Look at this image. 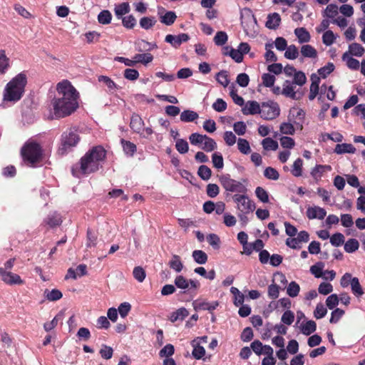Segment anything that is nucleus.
Returning <instances> with one entry per match:
<instances>
[{
	"mask_svg": "<svg viewBox=\"0 0 365 365\" xmlns=\"http://www.w3.org/2000/svg\"><path fill=\"white\" fill-rule=\"evenodd\" d=\"M57 96L52 100L53 114L56 118H63L73 113L78 106V93L68 81L57 84Z\"/></svg>",
	"mask_w": 365,
	"mask_h": 365,
	"instance_id": "nucleus-1",
	"label": "nucleus"
},
{
	"mask_svg": "<svg viewBox=\"0 0 365 365\" xmlns=\"http://www.w3.org/2000/svg\"><path fill=\"white\" fill-rule=\"evenodd\" d=\"M106 150L102 146H95L81 159V171L83 174H90L98 170L101 163L106 158Z\"/></svg>",
	"mask_w": 365,
	"mask_h": 365,
	"instance_id": "nucleus-2",
	"label": "nucleus"
},
{
	"mask_svg": "<svg viewBox=\"0 0 365 365\" xmlns=\"http://www.w3.org/2000/svg\"><path fill=\"white\" fill-rule=\"evenodd\" d=\"M26 83L27 78L24 73H19L13 78L4 88L3 101L11 103L19 101L23 96Z\"/></svg>",
	"mask_w": 365,
	"mask_h": 365,
	"instance_id": "nucleus-3",
	"label": "nucleus"
},
{
	"mask_svg": "<svg viewBox=\"0 0 365 365\" xmlns=\"http://www.w3.org/2000/svg\"><path fill=\"white\" fill-rule=\"evenodd\" d=\"M21 154L25 161L35 166L42 159V150L41 146L34 142L26 143L21 149Z\"/></svg>",
	"mask_w": 365,
	"mask_h": 365,
	"instance_id": "nucleus-4",
	"label": "nucleus"
},
{
	"mask_svg": "<svg viewBox=\"0 0 365 365\" xmlns=\"http://www.w3.org/2000/svg\"><path fill=\"white\" fill-rule=\"evenodd\" d=\"M80 138L75 128H69L63 133L61 136V145L58 149V153L64 155L67 151L77 145Z\"/></svg>",
	"mask_w": 365,
	"mask_h": 365,
	"instance_id": "nucleus-5",
	"label": "nucleus"
},
{
	"mask_svg": "<svg viewBox=\"0 0 365 365\" xmlns=\"http://www.w3.org/2000/svg\"><path fill=\"white\" fill-rule=\"evenodd\" d=\"M232 200L237 203V209L240 210L242 213L249 214L255 209V202L243 194H235L232 196Z\"/></svg>",
	"mask_w": 365,
	"mask_h": 365,
	"instance_id": "nucleus-6",
	"label": "nucleus"
},
{
	"mask_svg": "<svg viewBox=\"0 0 365 365\" xmlns=\"http://www.w3.org/2000/svg\"><path fill=\"white\" fill-rule=\"evenodd\" d=\"M175 286L177 288L186 292L196 291L200 288V284L197 279H187L182 275L176 276L175 278Z\"/></svg>",
	"mask_w": 365,
	"mask_h": 365,
	"instance_id": "nucleus-7",
	"label": "nucleus"
},
{
	"mask_svg": "<svg viewBox=\"0 0 365 365\" xmlns=\"http://www.w3.org/2000/svg\"><path fill=\"white\" fill-rule=\"evenodd\" d=\"M297 86L293 81H285L282 85V94L292 100L300 99L304 93L299 89H296Z\"/></svg>",
	"mask_w": 365,
	"mask_h": 365,
	"instance_id": "nucleus-8",
	"label": "nucleus"
},
{
	"mask_svg": "<svg viewBox=\"0 0 365 365\" xmlns=\"http://www.w3.org/2000/svg\"><path fill=\"white\" fill-rule=\"evenodd\" d=\"M261 116L266 120H272L279 115V108L277 103H263L261 109Z\"/></svg>",
	"mask_w": 365,
	"mask_h": 365,
	"instance_id": "nucleus-9",
	"label": "nucleus"
},
{
	"mask_svg": "<svg viewBox=\"0 0 365 365\" xmlns=\"http://www.w3.org/2000/svg\"><path fill=\"white\" fill-rule=\"evenodd\" d=\"M0 277L3 282L9 286L24 284V280L18 274L6 271L2 267H0Z\"/></svg>",
	"mask_w": 365,
	"mask_h": 365,
	"instance_id": "nucleus-10",
	"label": "nucleus"
},
{
	"mask_svg": "<svg viewBox=\"0 0 365 365\" xmlns=\"http://www.w3.org/2000/svg\"><path fill=\"white\" fill-rule=\"evenodd\" d=\"M63 219L61 214L53 212L43 219L42 225L48 228H55L62 224Z\"/></svg>",
	"mask_w": 365,
	"mask_h": 365,
	"instance_id": "nucleus-11",
	"label": "nucleus"
},
{
	"mask_svg": "<svg viewBox=\"0 0 365 365\" xmlns=\"http://www.w3.org/2000/svg\"><path fill=\"white\" fill-rule=\"evenodd\" d=\"M241 24L245 30L250 28L252 24H257V20L250 9H244L241 12Z\"/></svg>",
	"mask_w": 365,
	"mask_h": 365,
	"instance_id": "nucleus-12",
	"label": "nucleus"
},
{
	"mask_svg": "<svg viewBox=\"0 0 365 365\" xmlns=\"http://www.w3.org/2000/svg\"><path fill=\"white\" fill-rule=\"evenodd\" d=\"M189 39L190 37L187 34H180L178 36L168 34L165 36V41L174 48H178L182 43L186 42Z\"/></svg>",
	"mask_w": 365,
	"mask_h": 365,
	"instance_id": "nucleus-13",
	"label": "nucleus"
},
{
	"mask_svg": "<svg viewBox=\"0 0 365 365\" xmlns=\"http://www.w3.org/2000/svg\"><path fill=\"white\" fill-rule=\"evenodd\" d=\"M219 303L217 301H213L211 303L200 300L193 302V307L195 311L207 310L212 312L213 310L216 309Z\"/></svg>",
	"mask_w": 365,
	"mask_h": 365,
	"instance_id": "nucleus-14",
	"label": "nucleus"
},
{
	"mask_svg": "<svg viewBox=\"0 0 365 365\" xmlns=\"http://www.w3.org/2000/svg\"><path fill=\"white\" fill-rule=\"evenodd\" d=\"M244 115H255L261 113L259 103L255 101H248L242 109Z\"/></svg>",
	"mask_w": 365,
	"mask_h": 365,
	"instance_id": "nucleus-15",
	"label": "nucleus"
},
{
	"mask_svg": "<svg viewBox=\"0 0 365 365\" xmlns=\"http://www.w3.org/2000/svg\"><path fill=\"white\" fill-rule=\"evenodd\" d=\"M306 215L309 220H322L326 215V211L323 208L315 206L307 209Z\"/></svg>",
	"mask_w": 365,
	"mask_h": 365,
	"instance_id": "nucleus-16",
	"label": "nucleus"
},
{
	"mask_svg": "<svg viewBox=\"0 0 365 365\" xmlns=\"http://www.w3.org/2000/svg\"><path fill=\"white\" fill-rule=\"evenodd\" d=\"M191 345L193 347L192 351V357L195 359H201L205 355V349L203 346L200 345V342H197V339H194L191 342Z\"/></svg>",
	"mask_w": 365,
	"mask_h": 365,
	"instance_id": "nucleus-17",
	"label": "nucleus"
},
{
	"mask_svg": "<svg viewBox=\"0 0 365 365\" xmlns=\"http://www.w3.org/2000/svg\"><path fill=\"white\" fill-rule=\"evenodd\" d=\"M144 125V122L138 114H133L130 118V126L131 129L137 133H140Z\"/></svg>",
	"mask_w": 365,
	"mask_h": 365,
	"instance_id": "nucleus-18",
	"label": "nucleus"
},
{
	"mask_svg": "<svg viewBox=\"0 0 365 365\" xmlns=\"http://www.w3.org/2000/svg\"><path fill=\"white\" fill-rule=\"evenodd\" d=\"M312 83L310 85V93L309 95V99L310 101L314 100L319 93V83L320 81L319 77L316 74L311 76Z\"/></svg>",
	"mask_w": 365,
	"mask_h": 365,
	"instance_id": "nucleus-19",
	"label": "nucleus"
},
{
	"mask_svg": "<svg viewBox=\"0 0 365 365\" xmlns=\"http://www.w3.org/2000/svg\"><path fill=\"white\" fill-rule=\"evenodd\" d=\"M281 22V17L278 13L270 14L267 16L266 26L270 29H276Z\"/></svg>",
	"mask_w": 365,
	"mask_h": 365,
	"instance_id": "nucleus-20",
	"label": "nucleus"
},
{
	"mask_svg": "<svg viewBox=\"0 0 365 365\" xmlns=\"http://www.w3.org/2000/svg\"><path fill=\"white\" fill-rule=\"evenodd\" d=\"M331 168L330 165H317L312 171L311 174L315 180L319 181L321 180L323 174L331 171Z\"/></svg>",
	"mask_w": 365,
	"mask_h": 365,
	"instance_id": "nucleus-21",
	"label": "nucleus"
},
{
	"mask_svg": "<svg viewBox=\"0 0 365 365\" xmlns=\"http://www.w3.org/2000/svg\"><path fill=\"white\" fill-rule=\"evenodd\" d=\"M188 316V312L185 307H180L170 315L169 320L173 323L176 321H182Z\"/></svg>",
	"mask_w": 365,
	"mask_h": 365,
	"instance_id": "nucleus-22",
	"label": "nucleus"
},
{
	"mask_svg": "<svg viewBox=\"0 0 365 365\" xmlns=\"http://www.w3.org/2000/svg\"><path fill=\"white\" fill-rule=\"evenodd\" d=\"M342 61L346 62V66L352 70H358L360 66V63L358 60L350 56L348 52H345L342 55Z\"/></svg>",
	"mask_w": 365,
	"mask_h": 365,
	"instance_id": "nucleus-23",
	"label": "nucleus"
},
{
	"mask_svg": "<svg viewBox=\"0 0 365 365\" xmlns=\"http://www.w3.org/2000/svg\"><path fill=\"white\" fill-rule=\"evenodd\" d=\"M294 34L297 36L300 43H307L310 41L311 36L309 33L303 27L297 28L294 30Z\"/></svg>",
	"mask_w": 365,
	"mask_h": 365,
	"instance_id": "nucleus-24",
	"label": "nucleus"
},
{
	"mask_svg": "<svg viewBox=\"0 0 365 365\" xmlns=\"http://www.w3.org/2000/svg\"><path fill=\"white\" fill-rule=\"evenodd\" d=\"M350 288H351L352 294L356 298H360L364 294V289L360 284L359 279L356 277H354L353 282L351 283V285H350Z\"/></svg>",
	"mask_w": 365,
	"mask_h": 365,
	"instance_id": "nucleus-25",
	"label": "nucleus"
},
{
	"mask_svg": "<svg viewBox=\"0 0 365 365\" xmlns=\"http://www.w3.org/2000/svg\"><path fill=\"white\" fill-rule=\"evenodd\" d=\"M356 148L349 143L337 144L334 148V152L337 154L354 153Z\"/></svg>",
	"mask_w": 365,
	"mask_h": 365,
	"instance_id": "nucleus-26",
	"label": "nucleus"
},
{
	"mask_svg": "<svg viewBox=\"0 0 365 365\" xmlns=\"http://www.w3.org/2000/svg\"><path fill=\"white\" fill-rule=\"evenodd\" d=\"M301 54L303 57L314 58L317 56V50L311 45L306 44L301 47Z\"/></svg>",
	"mask_w": 365,
	"mask_h": 365,
	"instance_id": "nucleus-27",
	"label": "nucleus"
},
{
	"mask_svg": "<svg viewBox=\"0 0 365 365\" xmlns=\"http://www.w3.org/2000/svg\"><path fill=\"white\" fill-rule=\"evenodd\" d=\"M349 54L355 56H362L365 52V48L358 43H352L349 46Z\"/></svg>",
	"mask_w": 365,
	"mask_h": 365,
	"instance_id": "nucleus-28",
	"label": "nucleus"
},
{
	"mask_svg": "<svg viewBox=\"0 0 365 365\" xmlns=\"http://www.w3.org/2000/svg\"><path fill=\"white\" fill-rule=\"evenodd\" d=\"M199 115L196 112L190 110H185L181 113L180 118L181 121L188 123L193 122L197 119Z\"/></svg>",
	"mask_w": 365,
	"mask_h": 365,
	"instance_id": "nucleus-29",
	"label": "nucleus"
},
{
	"mask_svg": "<svg viewBox=\"0 0 365 365\" xmlns=\"http://www.w3.org/2000/svg\"><path fill=\"white\" fill-rule=\"evenodd\" d=\"M98 81L100 83H103V86H106L108 88V91L110 92H113L115 89H118L117 85L115 83V82L108 76H99Z\"/></svg>",
	"mask_w": 365,
	"mask_h": 365,
	"instance_id": "nucleus-30",
	"label": "nucleus"
},
{
	"mask_svg": "<svg viewBox=\"0 0 365 365\" xmlns=\"http://www.w3.org/2000/svg\"><path fill=\"white\" fill-rule=\"evenodd\" d=\"M169 267L174 269L176 272H180L183 265L181 262L180 257L177 255H173L172 259L168 262Z\"/></svg>",
	"mask_w": 365,
	"mask_h": 365,
	"instance_id": "nucleus-31",
	"label": "nucleus"
},
{
	"mask_svg": "<svg viewBox=\"0 0 365 365\" xmlns=\"http://www.w3.org/2000/svg\"><path fill=\"white\" fill-rule=\"evenodd\" d=\"M204 138L205 140H203L202 145H200V148L202 150H205V152H212L216 149L217 143L212 138L208 137L207 135H206V137Z\"/></svg>",
	"mask_w": 365,
	"mask_h": 365,
	"instance_id": "nucleus-32",
	"label": "nucleus"
},
{
	"mask_svg": "<svg viewBox=\"0 0 365 365\" xmlns=\"http://www.w3.org/2000/svg\"><path fill=\"white\" fill-rule=\"evenodd\" d=\"M316 329L317 324L312 320H309L301 326V332L307 336L312 334Z\"/></svg>",
	"mask_w": 365,
	"mask_h": 365,
	"instance_id": "nucleus-33",
	"label": "nucleus"
},
{
	"mask_svg": "<svg viewBox=\"0 0 365 365\" xmlns=\"http://www.w3.org/2000/svg\"><path fill=\"white\" fill-rule=\"evenodd\" d=\"M359 247V242L356 239H349L347 240L344 245V250L347 253H354L355 251L358 250Z\"/></svg>",
	"mask_w": 365,
	"mask_h": 365,
	"instance_id": "nucleus-34",
	"label": "nucleus"
},
{
	"mask_svg": "<svg viewBox=\"0 0 365 365\" xmlns=\"http://www.w3.org/2000/svg\"><path fill=\"white\" fill-rule=\"evenodd\" d=\"M121 144L125 154L133 156L136 152V145L133 143L123 139L121 140Z\"/></svg>",
	"mask_w": 365,
	"mask_h": 365,
	"instance_id": "nucleus-35",
	"label": "nucleus"
},
{
	"mask_svg": "<svg viewBox=\"0 0 365 365\" xmlns=\"http://www.w3.org/2000/svg\"><path fill=\"white\" fill-rule=\"evenodd\" d=\"M339 14L338 6L335 4H329L324 11V16L334 19Z\"/></svg>",
	"mask_w": 365,
	"mask_h": 365,
	"instance_id": "nucleus-36",
	"label": "nucleus"
},
{
	"mask_svg": "<svg viewBox=\"0 0 365 365\" xmlns=\"http://www.w3.org/2000/svg\"><path fill=\"white\" fill-rule=\"evenodd\" d=\"M157 22L155 17L153 16H145L143 17L140 20V26L144 29H149L152 28L155 23Z\"/></svg>",
	"mask_w": 365,
	"mask_h": 365,
	"instance_id": "nucleus-37",
	"label": "nucleus"
},
{
	"mask_svg": "<svg viewBox=\"0 0 365 365\" xmlns=\"http://www.w3.org/2000/svg\"><path fill=\"white\" fill-rule=\"evenodd\" d=\"M135 59V64L137 63H141L143 64H147L148 63H150L153 59V56L152 54L149 53H143V54H135L133 57Z\"/></svg>",
	"mask_w": 365,
	"mask_h": 365,
	"instance_id": "nucleus-38",
	"label": "nucleus"
},
{
	"mask_svg": "<svg viewBox=\"0 0 365 365\" xmlns=\"http://www.w3.org/2000/svg\"><path fill=\"white\" fill-rule=\"evenodd\" d=\"M230 95L232 98L234 103L240 106H242L245 103V101L242 97L240 96L237 93V90L235 86L232 84L230 86Z\"/></svg>",
	"mask_w": 365,
	"mask_h": 365,
	"instance_id": "nucleus-39",
	"label": "nucleus"
},
{
	"mask_svg": "<svg viewBox=\"0 0 365 365\" xmlns=\"http://www.w3.org/2000/svg\"><path fill=\"white\" fill-rule=\"evenodd\" d=\"M262 145L266 150H276L278 148V143L271 138H264L262 142Z\"/></svg>",
	"mask_w": 365,
	"mask_h": 365,
	"instance_id": "nucleus-40",
	"label": "nucleus"
},
{
	"mask_svg": "<svg viewBox=\"0 0 365 365\" xmlns=\"http://www.w3.org/2000/svg\"><path fill=\"white\" fill-rule=\"evenodd\" d=\"M177 16L173 11H167L163 16L160 17V21L168 26L172 25L175 19Z\"/></svg>",
	"mask_w": 365,
	"mask_h": 365,
	"instance_id": "nucleus-41",
	"label": "nucleus"
},
{
	"mask_svg": "<svg viewBox=\"0 0 365 365\" xmlns=\"http://www.w3.org/2000/svg\"><path fill=\"white\" fill-rule=\"evenodd\" d=\"M324 263L323 262H317L310 267V272L312 275L315 276L316 278H322L323 277L324 272Z\"/></svg>",
	"mask_w": 365,
	"mask_h": 365,
	"instance_id": "nucleus-42",
	"label": "nucleus"
},
{
	"mask_svg": "<svg viewBox=\"0 0 365 365\" xmlns=\"http://www.w3.org/2000/svg\"><path fill=\"white\" fill-rule=\"evenodd\" d=\"M225 190L229 192H236L245 193L246 192L245 187L243 184H223Z\"/></svg>",
	"mask_w": 365,
	"mask_h": 365,
	"instance_id": "nucleus-43",
	"label": "nucleus"
},
{
	"mask_svg": "<svg viewBox=\"0 0 365 365\" xmlns=\"http://www.w3.org/2000/svg\"><path fill=\"white\" fill-rule=\"evenodd\" d=\"M99 354L101 358L108 360L113 357V350L111 346L103 344L101 345Z\"/></svg>",
	"mask_w": 365,
	"mask_h": 365,
	"instance_id": "nucleus-44",
	"label": "nucleus"
},
{
	"mask_svg": "<svg viewBox=\"0 0 365 365\" xmlns=\"http://www.w3.org/2000/svg\"><path fill=\"white\" fill-rule=\"evenodd\" d=\"M192 257L195 262L199 264H205L207 262V254L202 250H195L192 252Z\"/></svg>",
	"mask_w": 365,
	"mask_h": 365,
	"instance_id": "nucleus-45",
	"label": "nucleus"
},
{
	"mask_svg": "<svg viewBox=\"0 0 365 365\" xmlns=\"http://www.w3.org/2000/svg\"><path fill=\"white\" fill-rule=\"evenodd\" d=\"M129 11L130 6L127 2H123L115 8V14L119 18H121L124 14H128Z\"/></svg>",
	"mask_w": 365,
	"mask_h": 365,
	"instance_id": "nucleus-46",
	"label": "nucleus"
},
{
	"mask_svg": "<svg viewBox=\"0 0 365 365\" xmlns=\"http://www.w3.org/2000/svg\"><path fill=\"white\" fill-rule=\"evenodd\" d=\"M216 81L223 87H227L230 83L228 74L226 71H221L216 75Z\"/></svg>",
	"mask_w": 365,
	"mask_h": 365,
	"instance_id": "nucleus-47",
	"label": "nucleus"
},
{
	"mask_svg": "<svg viewBox=\"0 0 365 365\" xmlns=\"http://www.w3.org/2000/svg\"><path fill=\"white\" fill-rule=\"evenodd\" d=\"M273 48L272 43H266L265 44V50L266 53L264 54V58L267 61H273L276 62L277 61V57L275 53L273 52L272 48Z\"/></svg>",
	"mask_w": 365,
	"mask_h": 365,
	"instance_id": "nucleus-48",
	"label": "nucleus"
},
{
	"mask_svg": "<svg viewBox=\"0 0 365 365\" xmlns=\"http://www.w3.org/2000/svg\"><path fill=\"white\" fill-rule=\"evenodd\" d=\"M9 60L6 57L4 51H0V75L6 72L9 66Z\"/></svg>",
	"mask_w": 365,
	"mask_h": 365,
	"instance_id": "nucleus-49",
	"label": "nucleus"
},
{
	"mask_svg": "<svg viewBox=\"0 0 365 365\" xmlns=\"http://www.w3.org/2000/svg\"><path fill=\"white\" fill-rule=\"evenodd\" d=\"M299 290V285L296 282L292 281L287 288V294L291 297H295L298 296Z\"/></svg>",
	"mask_w": 365,
	"mask_h": 365,
	"instance_id": "nucleus-50",
	"label": "nucleus"
},
{
	"mask_svg": "<svg viewBox=\"0 0 365 365\" xmlns=\"http://www.w3.org/2000/svg\"><path fill=\"white\" fill-rule=\"evenodd\" d=\"M284 53V57L287 59H296L299 56V51L296 46L290 45L287 46Z\"/></svg>",
	"mask_w": 365,
	"mask_h": 365,
	"instance_id": "nucleus-51",
	"label": "nucleus"
},
{
	"mask_svg": "<svg viewBox=\"0 0 365 365\" xmlns=\"http://www.w3.org/2000/svg\"><path fill=\"white\" fill-rule=\"evenodd\" d=\"M98 242V235L91 229L87 230V247H95Z\"/></svg>",
	"mask_w": 365,
	"mask_h": 365,
	"instance_id": "nucleus-52",
	"label": "nucleus"
},
{
	"mask_svg": "<svg viewBox=\"0 0 365 365\" xmlns=\"http://www.w3.org/2000/svg\"><path fill=\"white\" fill-rule=\"evenodd\" d=\"M175 148L176 150L180 153V154H185L188 152L189 150V145L187 142L185 140L183 139H178L176 140L175 143Z\"/></svg>",
	"mask_w": 365,
	"mask_h": 365,
	"instance_id": "nucleus-53",
	"label": "nucleus"
},
{
	"mask_svg": "<svg viewBox=\"0 0 365 365\" xmlns=\"http://www.w3.org/2000/svg\"><path fill=\"white\" fill-rule=\"evenodd\" d=\"M279 295V287L272 284L267 287V296L269 299H276Z\"/></svg>",
	"mask_w": 365,
	"mask_h": 365,
	"instance_id": "nucleus-54",
	"label": "nucleus"
},
{
	"mask_svg": "<svg viewBox=\"0 0 365 365\" xmlns=\"http://www.w3.org/2000/svg\"><path fill=\"white\" fill-rule=\"evenodd\" d=\"M335 39V35L334 34L333 31L330 30L326 31L322 36L323 43L326 46H331L333 44Z\"/></svg>",
	"mask_w": 365,
	"mask_h": 365,
	"instance_id": "nucleus-55",
	"label": "nucleus"
},
{
	"mask_svg": "<svg viewBox=\"0 0 365 365\" xmlns=\"http://www.w3.org/2000/svg\"><path fill=\"white\" fill-rule=\"evenodd\" d=\"M206 137V135H201L197 133H192L190 137L189 140L192 145H202L203 140H205V138Z\"/></svg>",
	"mask_w": 365,
	"mask_h": 365,
	"instance_id": "nucleus-56",
	"label": "nucleus"
},
{
	"mask_svg": "<svg viewBox=\"0 0 365 365\" xmlns=\"http://www.w3.org/2000/svg\"><path fill=\"white\" fill-rule=\"evenodd\" d=\"M228 36L225 31L217 32L214 37V42L217 46H222L227 41Z\"/></svg>",
	"mask_w": 365,
	"mask_h": 365,
	"instance_id": "nucleus-57",
	"label": "nucleus"
},
{
	"mask_svg": "<svg viewBox=\"0 0 365 365\" xmlns=\"http://www.w3.org/2000/svg\"><path fill=\"white\" fill-rule=\"evenodd\" d=\"M237 147L239 150L243 154H248L250 152L249 142L243 138H239L237 140Z\"/></svg>",
	"mask_w": 365,
	"mask_h": 365,
	"instance_id": "nucleus-58",
	"label": "nucleus"
},
{
	"mask_svg": "<svg viewBox=\"0 0 365 365\" xmlns=\"http://www.w3.org/2000/svg\"><path fill=\"white\" fill-rule=\"evenodd\" d=\"M174 346L168 344L164 346V347L160 351V353H158V355H160V357L170 358V356L174 354Z\"/></svg>",
	"mask_w": 365,
	"mask_h": 365,
	"instance_id": "nucleus-59",
	"label": "nucleus"
},
{
	"mask_svg": "<svg viewBox=\"0 0 365 365\" xmlns=\"http://www.w3.org/2000/svg\"><path fill=\"white\" fill-rule=\"evenodd\" d=\"M344 237L341 233L337 232L330 237V242L334 247H340L344 244Z\"/></svg>",
	"mask_w": 365,
	"mask_h": 365,
	"instance_id": "nucleus-60",
	"label": "nucleus"
},
{
	"mask_svg": "<svg viewBox=\"0 0 365 365\" xmlns=\"http://www.w3.org/2000/svg\"><path fill=\"white\" fill-rule=\"evenodd\" d=\"M296 85L299 86H302L305 84L307 81V77L304 72L302 71H297L294 75V78L292 81Z\"/></svg>",
	"mask_w": 365,
	"mask_h": 365,
	"instance_id": "nucleus-61",
	"label": "nucleus"
},
{
	"mask_svg": "<svg viewBox=\"0 0 365 365\" xmlns=\"http://www.w3.org/2000/svg\"><path fill=\"white\" fill-rule=\"evenodd\" d=\"M211 170L206 165H200L198 168L197 174L203 180H207L211 176Z\"/></svg>",
	"mask_w": 365,
	"mask_h": 365,
	"instance_id": "nucleus-62",
	"label": "nucleus"
},
{
	"mask_svg": "<svg viewBox=\"0 0 365 365\" xmlns=\"http://www.w3.org/2000/svg\"><path fill=\"white\" fill-rule=\"evenodd\" d=\"M112 15L109 11L104 10L101 11L98 16L99 23L102 24H108L110 22Z\"/></svg>",
	"mask_w": 365,
	"mask_h": 365,
	"instance_id": "nucleus-63",
	"label": "nucleus"
},
{
	"mask_svg": "<svg viewBox=\"0 0 365 365\" xmlns=\"http://www.w3.org/2000/svg\"><path fill=\"white\" fill-rule=\"evenodd\" d=\"M264 175L268 180H277L279 176L277 170L272 167H268L264 170Z\"/></svg>",
	"mask_w": 365,
	"mask_h": 365,
	"instance_id": "nucleus-64",
	"label": "nucleus"
}]
</instances>
